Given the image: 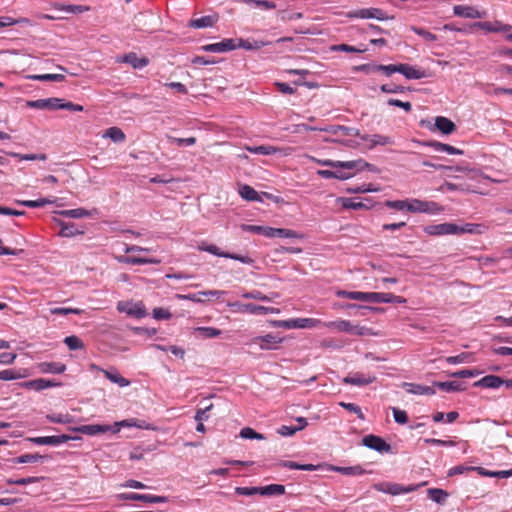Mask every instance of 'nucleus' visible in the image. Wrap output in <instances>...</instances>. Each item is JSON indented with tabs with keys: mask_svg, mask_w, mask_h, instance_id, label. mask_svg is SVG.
I'll use <instances>...</instances> for the list:
<instances>
[{
	"mask_svg": "<svg viewBox=\"0 0 512 512\" xmlns=\"http://www.w3.org/2000/svg\"><path fill=\"white\" fill-rule=\"evenodd\" d=\"M9 155L19 159L20 161H22V160H41V161H45L47 159V155L44 154V153H41V154H20V153L11 152V153H9Z\"/></svg>",
	"mask_w": 512,
	"mask_h": 512,
	"instance_id": "8fccbe9b",
	"label": "nucleus"
},
{
	"mask_svg": "<svg viewBox=\"0 0 512 512\" xmlns=\"http://www.w3.org/2000/svg\"><path fill=\"white\" fill-rule=\"evenodd\" d=\"M332 470L339 472L343 475H347V476L362 475L365 472L364 469L359 465L351 466V467L335 466L332 468Z\"/></svg>",
	"mask_w": 512,
	"mask_h": 512,
	"instance_id": "e433bc0d",
	"label": "nucleus"
},
{
	"mask_svg": "<svg viewBox=\"0 0 512 512\" xmlns=\"http://www.w3.org/2000/svg\"><path fill=\"white\" fill-rule=\"evenodd\" d=\"M61 214L71 218H82L88 216V211L83 208L61 211Z\"/></svg>",
	"mask_w": 512,
	"mask_h": 512,
	"instance_id": "0e129e2a",
	"label": "nucleus"
},
{
	"mask_svg": "<svg viewBox=\"0 0 512 512\" xmlns=\"http://www.w3.org/2000/svg\"><path fill=\"white\" fill-rule=\"evenodd\" d=\"M79 231L78 229L76 228L75 224L71 223V224H65V223H61V229H60V232H59V235L62 236V237H72L76 234H78Z\"/></svg>",
	"mask_w": 512,
	"mask_h": 512,
	"instance_id": "5fc2aeb1",
	"label": "nucleus"
},
{
	"mask_svg": "<svg viewBox=\"0 0 512 512\" xmlns=\"http://www.w3.org/2000/svg\"><path fill=\"white\" fill-rule=\"evenodd\" d=\"M385 206L391 209H396L399 211H407L408 201L407 200H388L385 202Z\"/></svg>",
	"mask_w": 512,
	"mask_h": 512,
	"instance_id": "13d9d810",
	"label": "nucleus"
},
{
	"mask_svg": "<svg viewBox=\"0 0 512 512\" xmlns=\"http://www.w3.org/2000/svg\"><path fill=\"white\" fill-rule=\"evenodd\" d=\"M46 418L52 423L66 424L71 422L70 416L64 414L47 415Z\"/></svg>",
	"mask_w": 512,
	"mask_h": 512,
	"instance_id": "774afa93",
	"label": "nucleus"
},
{
	"mask_svg": "<svg viewBox=\"0 0 512 512\" xmlns=\"http://www.w3.org/2000/svg\"><path fill=\"white\" fill-rule=\"evenodd\" d=\"M60 98H47L38 100H29L26 102V106L29 108H35L40 110H58L60 109Z\"/></svg>",
	"mask_w": 512,
	"mask_h": 512,
	"instance_id": "1a4fd4ad",
	"label": "nucleus"
},
{
	"mask_svg": "<svg viewBox=\"0 0 512 512\" xmlns=\"http://www.w3.org/2000/svg\"><path fill=\"white\" fill-rule=\"evenodd\" d=\"M45 458V456H42L38 453H35V454H23V455H20L18 457H15L12 459V462L14 464H22V463H31V462H36L40 459H43Z\"/></svg>",
	"mask_w": 512,
	"mask_h": 512,
	"instance_id": "79ce46f5",
	"label": "nucleus"
},
{
	"mask_svg": "<svg viewBox=\"0 0 512 512\" xmlns=\"http://www.w3.org/2000/svg\"><path fill=\"white\" fill-rule=\"evenodd\" d=\"M242 297L245 299H255L259 301H270L272 299V297L264 295L262 292L257 290L243 293Z\"/></svg>",
	"mask_w": 512,
	"mask_h": 512,
	"instance_id": "bf43d9fd",
	"label": "nucleus"
},
{
	"mask_svg": "<svg viewBox=\"0 0 512 512\" xmlns=\"http://www.w3.org/2000/svg\"><path fill=\"white\" fill-rule=\"evenodd\" d=\"M197 333L204 338H215L221 335V330L214 327H198L195 329Z\"/></svg>",
	"mask_w": 512,
	"mask_h": 512,
	"instance_id": "49530a36",
	"label": "nucleus"
},
{
	"mask_svg": "<svg viewBox=\"0 0 512 512\" xmlns=\"http://www.w3.org/2000/svg\"><path fill=\"white\" fill-rule=\"evenodd\" d=\"M118 261L121 263L132 264V265L160 263V261L156 260V259H149V258L135 257V256H121L118 258Z\"/></svg>",
	"mask_w": 512,
	"mask_h": 512,
	"instance_id": "2f4dec72",
	"label": "nucleus"
},
{
	"mask_svg": "<svg viewBox=\"0 0 512 512\" xmlns=\"http://www.w3.org/2000/svg\"><path fill=\"white\" fill-rule=\"evenodd\" d=\"M24 385L30 389H33L36 391H41V390H44L47 388L59 386L60 383H57V382H54V381H51L48 379L40 378V379L28 381Z\"/></svg>",
	"mask_w": 512,
	"mask_h": 512,
	"instance_id": "bb28decb",
	"label": "nucleus"
},
{
	"mask_svg": "<svg viewBox=\"0 0 512 512\" xmlns=\"http://www.w3.org/2000/svg\"><path fill=\"white\" fill-rule=\"evenodd\" d=\"M64 343L70 350L82 349L84 347L83 341L77 336H67Z\"/></svg>",
	"mask_w": 512,
	"mask_h": 512,
	"instance_id": "3c124183",
	"label": "nucleus"
},
{
	"mask_svg": "<svg viewBox=\"0 0 512 512\" xmlns=\"http://www.w3.org/2000/svg\"><path fill=\"white\" fill-rule=\"evenodd\" d=\"M253 343L259 344L263 350L272 349L276 344L281 343L282 339L273 334L255 337Z\"/></svg>",
	"mask_w": 512,
	"mask_h": 512,
	"instance_id": "5701e85b",
	"label": "nucleus"
},
{
	"mask_svg": "<svg viewBox=\"0 0 512 512\" xmlns=\"http://www.w3.org/2000/svg\"><path fill=\"white\" fill-rule=\"evenodd\" d=\"M117 310L135 318H143L147 315L145 306L142 302L133 303L120 301L117 304Z\"/></svg>",
	"mask_w": 512,
	"mask_h": 512,
	"instance_id": "39448f33",
	"label": "nucleus"
},
{
	"mask_svg": "<svg viewBox=\"0 0 512 512\" xmlns=\"http://www.w3.org/2000/svg\"><path fill=\"white\" fill-rule=\"evenodd\" d=\"M248 151L254 154H260V155H272L276 153L277 148L270 146V145H260L255 147H247Z\"/></svg>",
	"mask_w": 512,
	"mask_h": 512,
	"instance_id": "c03bdc74",
	"label": "nucleus"
},
{
	"mask_svg": "<svg viewBox=\"0 0 512 512\" xmlns=\"http://www.w3.org/2000/svg\"><path fill=\"white\" fill-rule=\"evenodd\" d=\"M237 48V45L233 39H224L221 42L208 44L202 47L204 51L221 53L231 51Z\"/></svg>",
	"mask_w": 512,
	"mask_h": 512,
	"instance_id": "2eb2a0df",
	"label": "nucleus"
},
{
	"mask_svg": "<svg viewBox=\"0 0 512 512\" xmlns=\"http://www.w3.org/2000/svg\"><path fill=\"white\" fill-rule=\"evenodd\" d=\"M339 201H341L343 208L346 209L359 210L366 208V205L363 202L357 201L353 198H340Z\"/></svg>",
	"mask_w": 512,
	"mask_h": 512,
	"instance_id": "a18cd8bd",
	"label": "nucleus"
},
{
	"mask_svg": "<svg viewBox=\"0 0 512 512\" xmlns=\"http://www.w3.org/2000/svg\"><path fill=\"white\" fill-rule=\"evenodd\" d=\"M19 378H21V375L16 370L6 369V370L0 371V380L10 381V380H16Z\"/></svg>",
	"mask_w": 512,
	"mask_h": 512,
	"instance_id": "e2e57ef3",
	"label": "nucleus"
},
{
	"mask_svg": "<svg viewBox=\"0 0 512 512\" xmlns=\"http://www.w3.org/2000/svg\"><path fill=\"white\" fill-rule=\"evenodd\" d=\"M424 231L432 236L458 234L457 225L454 223L429 225L424 228Z\"/></svg>",
	"mask_w": 512,
	"mask_h": 512,
	"instance_id": "6e6552de",
	"label": "nucleus"
},
{
	"mask_svg": "<svg viewBox=\"0 0 512 512\" xmlns=\"http://www.w3.org/2000/svg\"><path fill=\"white\" fill-rule=\"evenodd\" d=\"M198 249L200 251L209 252V253H211V254H213L215 256H218V257H224V258H229V259L237 260V261H240L241 263H244V264H251V263H253V259L250 258L249 256L233 254V253H229V252H223L216 245H213V244H206L205 242H202V243H200L198 245Z\"/></svg>",
	"mask_w": 512,
	"mask_h": 512,
	"instance_id": "7ed1b4c3",
	"label": "nucleus"
},
{
	"mask_svg": "<svg viewBox=\"0 0 512 512\" xmlns=\"http://www.w3.org/2000/svg\"><path fill=\"white\" fill-rule=\"evenodd\" d=\"M239 194L248 201H262L258 192L249 185H242L239 189Z\"/></svg>",
	"mask_w": 512,
	"mask_h": 512,
	"instance_id": "c9c22d12",
	"label": "nucleus"
},
{
	"mask_svg": "<svg viewBox=\"0 0 512 512\" xmlns=\"http://www.w3.org/2000/svg\"><path fill=\"white\" fill-rule=\"evenodd\" d=\"M260 495L272 496L283 495L285 493V486L281 484H270L264 487H259Z\"/></svg>",
	"mask_w": 512,
	"mask_h": 512,
	"instance_id": "f704fd0d",
	"label": "nucleus"
},
{
	"mask_svg": "<svg viewBox=\"0 0 512 512\" xmlns=\"http://www.w3.org/2000/svg\"><path fill=\"white\" fill-rule=\"evenodd\" d=\"M54 202H55L54 199H48V198H40L38 200L17 201L18 204L29 207V208L43 207L46 204H52Z\"/></svg>",
	"mask_w": 512,
	"mask_h": 512,
	"instance_id": "58836bf2",
	"label": "nucleus"
},
{
	"mask_svg": "<svg viewBox=\"0 0 512 512\" xmlns=\"http://www.w3.org/2000/svg\"><path fill=\"white\" fill-rule=\"evenodd\" d=\"M240 436L244 439H256V440L265 439L263 434L256 432L254 429H252L250 427H245V428L241 429Z\"/></svg>",
	"mask_w": 512,
	"mask_h": 512,
	"instance_id": "603ef678",
	"label": "nucleus"
},
{
	"mask_svg": "<svg viewBox=\"0 0 512 512\" xmlns=\"http://www.w3.org/2000/svg\"><path fill=\"white\" fill-rule=\"evenodd\" d=\"M27 79L37 81H64L65 76L63 74H42V75H28Z\"/></svg>",
	"mask_w": 512,
	"mask_h": 512,
	"instance_id": "ea45409f",
	"label": "nucleus"
},
{
	"mask_svg": "<svg viewBox=\"0 0 512 512\" xmlns=\"http://www.w3.org/2000/svg\"><path fill=\"white\" fill-rule=\"evenodd\" d=\"M368 302L371 303H388L389 293L369 292Z\"/></svg>",
	"mask_w": 512,
	"mask_h": 512,
	"instance_id": "6e6d98bb",
	"label": "nucleus"
},
{
	"mask_svg": "<svg viewBox=\"0 0 512 512\" xmlns=\"http://www.w3.org/2000/svg\"><path fill=\"white\" fill-rule=\"evenodd\" d=\"M376 380L374 375L354 373L344 378L343 382L350 385L365 386L373 383Z\"/></svg>",
	"mask_w": 512,
	"mask_h": 512,
	"instance_id": "4468645a",
	"label": "nucleus"
},
{
	"mask_svg": "<svg viewBox=\"0 0 512 512\" xmlns=\"http://www.w3.org/2000/svg\"><path fill=\"white\" fill-rule=\"evenodd\" d=\"M235 493L242 496H253L260 494L259 487H236Z\"/></svg>",
	"mask_w": 512,
	"mask_h": 512,
	"instance_id": "69168bd1",
	"label": "nucleus"
},
{
	"mask_svg": "<svg viewBox=\"0 0 512 512\" xmlns=\"http://www.w3.org/2000/svg\"><path fill=\"white\" fill-rule=\"evenodd\" d=\"M241 309L243 311H246V313L254 314V315L268 314V313H271V314L279 313L278 308L265 307V306L255 305L253 303H246L243 306H241Z\"/></svg>",
	"mask_w": 512,
	"mask_h": 512,
	"instance_id": "393cba45",
	"label": "nucleus"
},
{
	"mask_svg": "<svg viewBox=\"0 0 512 512\" xmlns=\"http://www.w3.org/2000/svg\"><path fill=\"white\" fill-rule=\"evenodd\" d=\"M321 324V320L315 318H295L289 320H276L273 322L275 327L285 329L315 328Z\"/></svg>",
	"mask_w": 512,
	"mask_h": 512,
	"instance_id": "f03ea898",
	"label": "nucleus"
},
{
	"mask_svg": "<svg viewBox=\"0 0 512 512\" xmlns=\"http://www.w3.org/2000/svg\"><path fill=\"white\" fill-rule=\"evenodd\" d=\"M427 492L429 498L439 504L443 503L448 496V494L444 490L438 488H430L428 489Z\"/></svg>",
	"mask_w": 512,
	"mask_h": 512,
	"instance_id": "37998d69",
	"label": "nucleus"
},
{
	"mask_svg": "<svg viewBox=\"0 0 512 512\" xmlns=\"http://www.w3.org/2000/svg\"><path fill=\"white\" fill-rule=\"evenodd\" d=\"M276 237L280 238H302L303 236L291 229L277 228Z\"/></svg>",
	"mask_w": 512,
	"mask_h": 512,
	"instance_id": "680f3d73",
	"label": "nucleus"
},
{
	"mask_svg": "<svg viewBox=\"0 0 512 512\" xmlns=\"http://www.w3.org/2000/svg\"><path fill=\"white\" fill-rule=\"evenodd\" d=\"M411 30L418 34L419 36L423 37L426 41L434 42L437 40V36L423 28H419L416 26H412Z\"/></svg>",
	"mask_w": 512,
	"mask_h": 512,
	"instance_id": "4d7b16f0",
	"label": "nucleus"
},
{
	"mask_svg": "<svg viewBox=\"0 0 512 512\" xmlns=\"http://www.w3.org/2000/svg\"><path fill=\"white\" fill-rule=\"evenodd\" d=\"M363 445L366 447L376 450L378 452H389L391 446L386 443L381 437L376 435H367L362 439Z\"/></svg>",
	"mask_w": 512,
	"mask_h": 512,
	"instance_id": "f8f14e48",
	"label": "nucleus"
},
{
	"mask_svg": "<svg viewBox=\"0 0 512 512\" xmlns=\"http://www.w3.org/2000/svg\"><path fill=\"white\" fill-rule=\"evenodd\" d=\"M117 62L130 64L133 68H143L148 65L149 61L145 57L139 58L136 53L130 52L118 57Z\"/></svg>",
	"mask_w": 512,
	"mask_h": 512,
	"instance_id": "6ab92c4d",
	"label": "nucleus"
},
{
	"mask_svg": "<svg viewBox=\"0 0 512 512\" xmlns=\"http://www.w3.org/2000/svg\"><path fill=\"white\" fill-rule=\"evenodd\" d=\"M458 234L462 233H469V234H480L481 231V225L479 224H465L464 226H458L457 225Z\"/></svg>",
	"mask_w": 512,
	"mask_h": 512,
	"instance_id": "864d4df0",
	"label": "nucleus"
},
{
	"mask_svg": "<svg viewBox=\"0 0 512 512\" xmlns=\"http://www.w3.org/2000/svg\"><path fill=\"white\" fill-rule=\"evenodd\" d=\"M311 159L313 161H315L316 163H318L319 165L328 166V167H332V168H341V169L356 170V171H362L364 169H368L371 171L373 170V165L369 164L368 162H366L363 159H357V160H352V161H333L330 159L320 160V159H316L314 157H311Z\"/></svg>",
	"mask_w": 512,
	"mask_h": 512,
	"instance_id": "f257e3e1",
	"label": "nucleus"
},
{
	"mask_svg": "<svg viewBox=\"0 0 512 512\" xmlns=\"http://www.w3.org/2000/svg\"><path fill=\"white\" fill-rule=\"evenodd\" d=\"M72 431L80 432L86 435H96L100 433H106L110 431V426L108 425H82L79 427L71 428Z\"/></svg>",
	"mask_w": 512,
	"mask_h": 512,
	"instance_id": "b1692460",
	"label": "nucleus"
},
{
	"mask_svg": "<svg viewBox=\"0 0 512 512\" xmlns=\"http://www.w3.org/2000/svg\"><path fill=\"white\" fill-rule=\"evenodd\" d=\"M75 439L72 436L62 434V435H56V436H41V437H33L29 440L37 445H51V446H57L62 443H66L69 440Z\"/></svg>",
	"mask_w": 512,
	"mask_h": 512,
	"instance_id": "9d476101",
	"label": "nucleus"
},
{
	"mask_svg": "<svg viewBox=\"0 0 512 512\" xmlns=\"http://www.w3.org/2000/svg\"><path fill=\"white\" fill-rule=\"evenodd\" d=\"M398 73L404 75L407 79H421L426 76L425 71L417 69L409 64H398Z\"/></svg>",
	"mask_w": 512,
	"mask_h": 512,
	"instance_id": "4be33fe9",
	"label": "nucleus"
},
{
	"mask_svg": "<svg viewBox=\"0 0 512 512\" xmlns=\"http://www.w3.org/2000/svg\"><path fill=\"white\" fill-rule=\"evenodd\" d=\"M436 128L441 131L443 134H451L455 131V124L448 118L443 116H438L435 119Z\"/></svg>",
	"mask_w": 512,
	"mask_h": 512,
	"instance_id": "c85d7f7f",
	"label": "nucleus"
},
{
	"mask_svg": "<svg viewBox=\"0 0 512 512\" xmlns=\"http://www.w3.org/2000/svg\"><path fill=\"white\" fill-rule=\"evenodd\" d=\"M434 386L445 392H457L465 389L463 383L458 381L434 382L433 387Z\"/></svg>",
	"mask_w": 512,
	"mask_h": 512,
	"instance_id": "72a5a7b5",
	"label": "nucleus"
},
{
	"mask_svg": "<svg viewBox=\"0 0 512 512\" xmlns=\"http://www.w3.org/2000/svg\"><path fill=\"white\" fill-rule=\"evenodd\" d=\"M504 384V380L495 375H488L474 383V386L485 387V388H499Z\"/></svg>",
	"mask_w": 512,
	"mask_h": 512,
	"instance_id": "cd10ccee",
	"label": "nucleus"
},
{
	"mask_svg": "<svg viewBox=\"0 0 512 512\" xmlns=\"http://www.w3.org/2000/svg\"><path fill=\"white\" fill-rule=\"evenodd\" d=\"M321 325L327 328H334L339 332H346L352 335H364V328L353 325L348 320H337L322 323Z\"/></svg>",
	"mask_w": 512,
	"mask_h": 512,
	"instance_id": "423d86ee",
	"label": "nucleus"
},
{
	"mask_svg": "<svg viewBox=\"0 0 512 512\" xmlns=\"http://www.w3.org/2000/svg\"><path fill=\"white\" fill-rule=\"evenodd\" d=\"M51 314H54V315H68V314H76V315H79L83 312V310L81 309H78V308H64V307H59V308H53L50 310Z\"/></svg>",
	"mask_w": 512,
	"mask_h": 512,
	"instance_id": "052dcab7",
	"label": "nucleus"
},
{
	"mask_svg": "<svg viewBox=\"0 0 512 512\" xmlns=\"http://www.w3.org/2000/svg\"><path fill=\"white\" fill-rule=\"evenodd\" d=\"M426 145L432 147L436 151L446 152L451 155H462L463 154L462 150H460L454 146H451L449 144H444V143L437 142V141L427 142Z\"/></svg>",
	"mask_w": 512,
	"mask_h": 512,
	"instance_id": "7c9ffc66",
	"label": "nucleus"
},
{
	"mask_svg": "<svg viewBox=\"0 0 512 512\" xmlns=\"http://www.w3.org/2000/svg\"><path fill=\"white\" fill-rule=\"evenodd\" d=\"M453 12L458 17L468 19H481L486 15V12H480L475 7L469 5H455Z\"/></svg>",
	"mask_w": 512,
	"mask_h": 512,
	"instance_id": "9b49d317",
	"label": "nucleus"
},
{
	"mask_svg": "<svg viewBox=\"0 0 512 512\" xmlns=\"http://www.w3.org/2000/svg\"><path fill=\"white\" fill-rule=\"evenodd\" d=\"M319 131H325L332 135H343V136H360L358 129L347 127L343 125H332L325 128H320Z\"/></svg>",
	"mask_w": 512,
	"mask_h": 512,
	"instance_id": "f3484780",
	"label": "nucleus"
},
{
	"mask_svg": "<svg viewBox=\"0 0 512 512\" xmlns=\"http://www.w3.org/2000/svg\"><path fill=\"white\" fill-rule=\"evenodd\" d=\"M337 169L338 170H335V171L318 170L317 174L325 179L336 178V179H340V180H346V179L353 177L355 175V173L357 172L356 170H346V169H341V168H337Z\"/></svg>",
	"mask_w": 512,
	"mask_h": 512,
	"instance_id": "dca6fc26",
	"label": "nucleus"
},
{
	"mask_svg": "<svg viewBox=\"0 0 512 512\" xmlns=\"http://www.w3.org/2000/svg\"><path fill=\"white\" fill-rule=\"evenodd\" d=\"M442 210V207L438 203L433 201H422L419 199H413L411 201H408V212L437 214Z\"/></svg>",
	"mask_w": 512,
	"mask_h": 512,
	"instance_id": "20e7f679",
	"label": "nucleus"
},
{
	"mask_svg": "<svg viewBox=\"0 0 512 512\" xmlns=\"http://www.w3.org/2000/svg\"><path fill=\"white\" fill-rule=\"evenodd\" d=\"M270 44H271L270 41L254 40L251 42L250 40L239 39V41L236 45H237V47H240V48H243L246 50H259L260 48L270 45Z\"/></svg>",
	"mask_w": 512,
	"mask_h": 512,
	"instance_id": "473e14b6",
	"label": "nucleus"
},
{
	"mask_svg": "<svg viewBox=\"0 0 512 512\" xmlns=\"http://www.w3.org/2000/svg\"><path fill=\"white\" fill-rule=\"evenodd\" d=\"M218 21L217 14L206 15L200 18L191 19L188 26L196 29L212 27Z\"/></svg>",
	"mask_w": 512,
	"mask_h": 512,
	"instance_id": "412c9836",
	"label": "nucleus"
},
{
	"mask_svg": "<svg viewBox=\"0 0 512 512\" xmlns=\"http://www.w3.org/2000/svg\"><path fill=\"white\" fill-rule=\"evenodd\" d=\"M418 487H419V485L402 486L400 484L392 483L391 489L388 490V494L399 495V494L409 493V492L415 491Z\"/></svg>",
	"mask_w": 512,
	"mask_h": 512,
	"instance_id": "a19ab883",
	"label": "nucleus"
},
{
	"mask_svg": "<svg viewBox=\"0 0 512 512\" xmlns=\"http://www.w3.org/2000/svg\"><path fill=\"white\" fill-rule=\"evenodd\" d=\"M102 373L112 383L119 385L120 387H126L130 385V381L124 378L116 369L113 370H102Z\"/></svg>",
	"mask_w": 512,
	"mask_h": 512,
	"instance_id": "c756f323",
	"label": "nucleus"
},
{
	"mask_svg": "<svg viewBox=\"0 0 512 512\" xmlns=\"http://www.w3.org/2000/svg\"><path fill=\"white\" fill-rule=\"evenodd\" d=\"M402 387L408 393H411V394H416V395H434L435 394V389L433 386L431 387V386H425V385L416 384V383L404 382V383H402Z\"/></svg>",
	"mask_w": 512,
	"mask_h": 512,
	"instance_id": "aec40b11",
	"label": "nucleus"
},
{
	"mask_svg": "<svg viewBox=\"0 0 512 512\" xmlns=\"http://www.w3.org/2000/svg\"><path fill=\"white\" fill-rule=\"evenodd\" d=\"M349 17L351 18H362V19H371L375 18L378 20H385L388 17L385 15V13L378 8H364L359 9L353 12L349 13Z\"/></svg>",
	"mask_w": 512,
	"mask_h": 512,
	"instance_id": "ddd939ff",
	"label": "nucleus"
},
{
	"mask_svg": "<svg viewBox=\"0 0 512 512\" xmlns=\"http://www.w3.org/2000/svg\"><path fill=\"white\" fill-rule=\"evenodd\" d=\"M103 136L110 138L114 142H123L126 138L124 132L118 127L108 128Z\"/></svg>",
	"mask_w": 512,
	"mask_h": 512,
	"instance_id": "4c0bfd02",
	"label": "nucleus"
},
{
	"mask_svg": "<svg viewBox=\"0 0 512 512\" xmlns=\"http://www.w3.org/2000/svg\"><path fill=\"white\" fill-rule=\"evenodd\" d=\"M38 368L41 373L61 374L66 370V365L61 362H41Z\"/></svg>",
	"mask_w": 512,
	"mask_h": 512,
	"instance_id": "a878e982",
	"label": "nucleus"
},
{
	"mask_svg": "<svg viewBox=\"0 0 512 512\" xmlns=\"http://www.w3.org/2000/svg\"><path fill=\"white\" fill-rule=\"evenodd\" d=\"M243 2L249 5L253 4L265 10H273L277 7L275 2L268 0H243Z\"/></svg>",
	"mask_w": 512,
	"mask_h": 512,
	"instance_id": "de8ad7c7",
	"label": "nucleus"
},
{
	"mask_svg": "<svg viewBox=\"0 0 512 512\" xmlns=\"http://www.w3.org/2000/svg\"><path fill=\"white\" fill-rule=\"evenodd\" d=\"M119 500L127 501H142L147 503H165L168 501L165 496L151 495V494H139L134 492L121 493L117 495Z\"/></svg>",
	"mask_w": 512,
	"mask_h": 512,
	"instance_id": "0eeeda50",
	"label": "nucleus"
},
{
	"mask_svg": "<svg viewBox=\"0 0 512 512\" xmlns=\"http://www.w3.org/2000/svg\"><path fill=\"white\" fill-rule=\"evenodd\" d=\"M283 466L292 470H304V471H314L316 470V466L313 464H298L294 461H285Z\"/></svg>",
	"mask_w": 512,
	"mask_h": 512,
	"instance_id": "09e8293b",
	"label": "nucleus"
},
{
	"mask_svg": "<svg viewBox=\"0 0 512 512\" xmlns=\"http://www.w3.org/2000/svg\"><path fill=\"white\" fill-rule=\"evenodd\" d=\"M376 71H380L386 76H390L393 73L397 72L398 64H390V65H376L374 67Z\"/></svg>",
	"mask_w": 512,
	"mask_h": 512,
	"instance_id": "338daca9",
	"label": "nucleus"
},
{
	"mask_svg": "<svg viewBox=\"0 0 512 512\" xmlns=\"http://www.w3.org/2000/svg\"><path fill=\"white\" fill-rule=\"evenodd\" d=\"M362 141L369 142V149H373L377 145L385 146L389 144H393V140L389 136L374 134V135H361L358 136Z\"/></svg>",
	"mask_w": 512,
	"mask_h": 512,
	"instance_id": "a211bd4d",
	"label": "nucleus"
}]
</instances>
